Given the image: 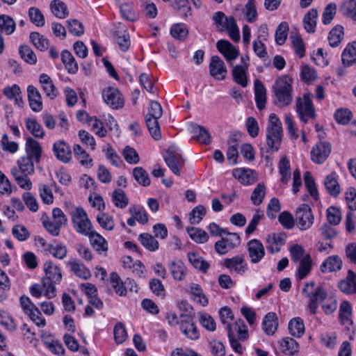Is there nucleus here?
Returning a JSON list of instances; mask_svg holds the SVG:
<instances>
[{"label":"nucleus","instance_id":"f257e3e1","mask_svg":"<svg viewBox=\"0 0 356 356\" xmlns=\"http://www.w3.org/2000/svg\"><path fill=\"white\" fill-rule=\"evenodd\" d=\"M314 282H306L302 289V293L306 298H309V309L312 314H316L318 307V301L325 300L322 305V308L326 314H332L337 308V302L332 298H327V291L322 286L315 288Z\"/></svg>","mask_w":356,"mask_h":356},{"label":"nucleus","instance_id":"f03ea898","mask_svg":"<svg viewBox=\"0 0 356 356\" xmlns=\"http://www.w3.org/2000/svg\"><path fill=\"white\" fill-rule=\"evenodd\" d=\"M44 270L45 276L42 279V283L45 289L44 296L51 299L56 296L55 284L60 282L62 274L60 268L51 261L44 263Z\"/></svg>","mask_w":356,"mask_h":356},{"label":"nucleus","instance_id":"7ed1b4c3","mask_svg":"<svg viewBox=\"0 0 356 356\" xmlns=\"http://www.w3.org/2000/svg\"><path fill=\"white\" fill-rule=\"evenodd\" d=\"M282 127L279 118L275 113L269 115V122L266 128V143L269 152H275L280 149L282 143Z\"/></svg>","mask_w":356,"mask_h":356},{"label":"nucleus","instance_id":"20e7f679","mask_svg":"<svg viewBox=\"0 0 356 356\" xmlns=\"http://www.w3.org/2000/svg\"><path fill=\"white\" fill-rule=\"evenodd\" d=\"M296 111L300 120L305 124L309 119L316 118V111L309 93H305L302 97L296 98Z\"/></svg>","mask_w":356,"mask_h":356},{"label":"nucleus","instance_id":"39448f33","mask_svg":"<svg viewBox=\"0 0 356 356\" xmlns=\"http://www.w3.org/2000/svg\"><path fill=\"white\" fill-rule=\"evenodd\" d=\"M73 227L75 231L84 236L93 227L86 211L81 207H76L74 211H70Z\"/></svg>","mask_w":356,"mask_h":356},{"label":"nucleus","instance_id":"423d86ee","mask_svg":"<svg viewBox=\"0 0 356 356\" xmlns=\"http://www.w3.org/2000/svg\"><path fill=\"white\" fill-rule=\"evenodd\" d=\"M67 223V218L64 212L58 207L52 210V218L43 220L42 224L46 230L52 236L60 234V229Z\"/></svg>","mask_w":356,"mask_h":356},{"label":"nucleus","instance_id":"0eeeda50","mask_svg":"<svg viewBox=\"0 0 356 356\" xmlns=\"http://www.w3.org/2000/svg\"><path fill=\"white\" fill-rule=\"evenodd\" d=\"M163 159L174 174L180 175L184 160L176 147H169L163 155Z\"/></svg>","mask_w":356,"mask_h":356},{"label":"nucleus","instance_id":"6e6552de","mask_svg":"<svg viewBox=\"0 0 356 356\" xmlns=\"http://www.w3.org/2000/svg\"><path fill=\"white\" fill-rule=\"evenodd\" d=\"M314 216L310 207L307 204H301L296 211V221L300 230L308 229L314 223Z\"/></svg>","mask_w":356,"mask_h":356},{"label":"nucleus","instance_id":"1a4fd4ad","mask_svg":"<svg viewBox=\"0 0 356 356\" xmlns=\"http://www.w3.org/2000/svg\"><path fill=\"white\" fill-rule=\"evenodd\" d=\"M154 235L148 233L140 234L138 236L141 245H159L156 238L164 239L168 236L166 226L162 223H156L153 226Z\"/></svg>","mask_w":356,"mask_h":356},{"label":"nucleus","instance_id":"9d476101","mask_svg":"<svg viewBox=\"0 0 356 356\" xmlns=\"http://www.w3.org/2000/svg\"><path fill=\"white\" fill-rule=\"evenodd\" d=\"M332 147L327 141H320L311 150V160L317 164L323 163L331 153Z\"/></svg>","mask_w":356,"mask_h":356},{"label":"nucleus","instance_id":"9b49d317","mask_svg":"<svg viewBox=\"0 0 356 356\" xmlns=\"http://www.w3.org/2000/svg\"><path fill=\"white\" fill-rule=\"evenodd\" d=\"M102 97L106 104L113 109H119L124 106L122 95L116 88L108 87L102 92Z\"/></svg>","mask_w":356,"mask_h":356},{"label":"nucleus","instance_id":"f8f14e48","mask_svg":"<svg viewBox=\"0 0 356 356\" xmlns=\"http://www.w3.org/2000/svg\"><path fill=\"white\" fill-rule=\"evenodd\" d=\"M181 332L189 339L196 340L200 337V333L193 322V318L189 314L180 315Z\"/></svg>","mask_w":356,"mask_h":356},{"label":"nucleus","instance_id":"ddd939ff","mask_svg":"<svg viewBox=\"0 0 356 356\" xmlns=\"http://www.w3.org/2000/svg\"><path fill=\"white\" fill-rule=\"evenodd\" d=\"M210 75L218 80H224L227 72L225 63L218 56H213L209 63Z\"/></svg>","mask_w":356,"mask_h":356},{"label":"nucleus","instance_id":"4468645a","mask_svg":"<svg viewBox=\"0 0 356 356\" xmlns=\"http://www.w3.org/2000/svg\"><path fill=\"white\" fill-rule=\"evenodd\" d=\"M216 48L228 61L235 60L239 55V51L229 41L220 40L216 43Z\"/></svg>","mask_w":356,"mask_h":356},{"label":"nucleus","instance_id":"2eb2a0df","mask_svg":"<svg viewBox=\"0 0 356 356\" xmlns=\"http://www.w3.org/2000/svg\"><path fill=\"white\" fill-rule=\"evenodd\" d=\"M53 151L58 160L63 163L70 161L72 151L70 146L64 140H58L54 143Z\"/></svg>","mask_w":356,"mask_h":356},{"label":"nucleus","instance_id":"dca6fc26","mask_svg":"<svg viewBox=\"0 0 356 356\" xmlns=\"http://www.w3.org/2000/svg\"><path fill=\"white\" fill-rule=\"evenodd\" d=\"M25 150L26 153V156L29 157L36 163L40 162L42 150L38 141L31 137L27 138Z\"/></svg>","mask_w":356,"mask_h":356},{"label":"nucleus","instance_id":"f3484780","mask_svg":"<svg viewBox=\"0 0 356 356\" xmlns=\"http://www.w3.org/2000/svg\"><path fill=\"white\" fill-rule=\"evenodd\" d=\"M338 287L343 293H356V273L352 270H348L346 279L339 282Z\"/></svg>","mask_w":356,"mask_h":356},{"label":"nucleus","instance_id":"a211bd4d","mask_svg":"<svg viewBox=\"0 0 356 356\" xmlns=\"http://www.w3.org/2000/svg\"><path fill=\"white\" fill-rule=\"evenodd\" d=\"M27 95L29 106L33 111L39 112L42 109L41 95L37 88L33 85L27 87Z\"/></svg>","mask_w":356,"mask_h":356},{"label":"nucleus","instance_id":"6ab92c4d","mask_svg":"<svg viewBox=\"0 0 356 356\" xmlns=\"http://www.w3.org/2000/svg\"><path fill=\"white\" fill-rule=\"evenodd\" d=\"M233 176L244 185H250L256 181L255 172L250 169L236 168L232 172Z\"/></svg>","mask_w":356,"mask_h":356},{"label":"nucleus","instance_id":"aec40b11","mask_svg":"<svg viewBox=\"0 0 356 356\" xmlns=\"http://www.w3.org/2000/svg\"><path fill=\"white\" fill-rule=\"evenodd\" d=\"M190 130L193 134V138L199 143L205 145L211 143V135L204 127L192 123L190 125Z\"/></svg>","mask_w":356,"mask_h":356},{"label":"nucleus","instance_id":"412c9836","mask_svg":"<svg viewBox=\"0 0 356 356\" xmlns=\"http://www.w3.org/2000/svg\"><path fill=\"white\" fill-rule=\"evenodd\" d=\"M254 99L257 108L263 110L266 106V90L261 81L257 79L254 81Z\"/></svg>","mask_w":356,"mask_h":356},{"label":"nucleus","instance_id":"4be33fe9","mask_svg":"<svg viewBox=\"0 0 356 356\" xmlns=\"http://www.w3.org/2000/svg\"><path fill=\"white\" fill-rule=\"evenodd\" d=\"M278 326V319L275 312L268 313L264 318L262 327L264 332L268 335L275 334Z\"/></svg>","mask_w":356,"mask_h":356},{"label":"nucleus","instance_id":"5701e85b","mask_svg":"<svg viewBox=\"0 0 356 356\" xmlns=\"http://www.w3.org/2000/svg\"><path fill=\"white\" fill-rule=\"evenodd\" d=\"M338 175L335 172L326 176L324 185L328 193L332 197H337L340 193V186L337 180Z\"/></svg>","mask_w":356,"mask_h":356},{"label":"nucleus","instance_id":"b1692460","mask_svg":"<svg viewBox=\"0 0 356 356\" xmlns=\"http://www.w3.org/2000/svg\"><path fill=\"white\" fill-rule=\"evenodd\" d=\"M342 266V261L337 255L328 257L321 264V270L323 273L339 270Z\"/></svg>","mask_w":356,"mask_h":356},{"label":"nucleus","instance_id":"393cba45","mask_svg":"<svg viewBox=\"0 0 356 356\" xmlns=\"http://www.w3.org/2000/svg\"><path fill=\"white\" fill-rule=\"evenodd\" d=\"M225 265L227 268L234 269L238 274H243L248 269L243 257H234L225 260Z\"/></svg>","mask_w":356,"mask_h":356},{"label":"nucleus","instance_id":"a878e982","mask_svg":"<svg viewBox=\"0 0 356 356\" xmlns=\"http://www.w3.org/2000/svg\"><path fill=\"white\" fill-rule=\"evenodd\" d=\"M61 60L68 73L74 74L78 72V64L70 51L63 50L61 52Z\"/></svg>","mask_w":356,"mask_h":356},{"label":"nucleus","instance_id":"bb28decb","mask_svg":"<svg viewBox=\"0 0 356 356\" xmlns=\"http://www.w3.org/2000/svg\"><path fill=\"white\" fill-rule=\"evenodd\" d=\"M289 333L294 337L300 338L305 333V324L300 317L290 320L288 325Z\"/></svg>","mask_w":356,"mask_h":356},{"label":"nucleus","instance_id":"cd10ccee","mask_svg":"<svg viewBox=\"0 0 356 356\" xmlns=\"http://www.w3.org/2000/svg\"><path fill=\"white\" fill-rule=\"evenodd\" d=\"M351 316L352 307L350 302L346 300L343 301L340 305L339 314V318L341 323L347 325H353Z\"/></svg>","mask_w":356,"mask_h":356},{"label":"nucleus","instance_id":"c85d7f7f","mask_svg":"<svg viewBox=\"0 0 356 356\" xmlns=\"http://www.w3.org/2000/svg\"><path fill=\"white\" fill-rule=\"evenodd\" d=\"M190 238L197 243H204L209 239L208 234L202 229L195 227H186Z\"/></svg>","mask_w":356,"mask_h":356},{"label":"nucleus","instance_id":"c756f323","mask_svg":"<svg viewBox=\"0 0 356 356\" xmlns=\"http://www.w3.org/2000/svg\"><path fill=\"white\" fill-rule=\"evenodd\" d=\"M318 17L317 10L312 8L304 16V28L308 33H314L316 26V19Z\"/></svg>","mask_w":356,"mask_h":356},{"label":"nucleus","instance_id":"7c9ffc66","mask_svg":"<svg viewBox=\"0 0 356 356\" xmlns=\"http://www.w3.org/2000/svg\"><path fill=\"white\" fill-rule=\"evenodd\" d=\"M341 60L345 67H349L356 62V43L346 47L341 54Z\"/></svg>","mask_w":356,"mask_h":356},{"label":"nucleus","instance_id":"2f4dec72","mask_svg":"<svg viewBox=\"0 0 356 356\" xmlns=\"http://www.w3.org/2000/svg\"><path fill=\"white\" fill-rule=\"evenodd\" d=\"M11 174L19 186L24 190H30L32 188V183L29 176L30 175L19 173L17 167L11 169Z\"/></svg>","mask_w":356,"mask_h":356},{"label":"nucleus","instance_id":"473e14b6","mask_svg":"<svg viewBox=\"0 0 356 356\" xmlns=\"http://www.w3.org/2000/svg\"><path fill=\"white\" fill-rule=\"evenodd\" d=\"M16 24L15 20L6 15H0V33L8 35H11L15 30Z\"/></svg>","mask_w":356,"mask_h":356},{"label":"nucleus","instance_id":"72a5a7b5","mask_svg":"<svg viewBox=\"0 0 356 356\" xmlns=\"http://www.w3.org/2000/svg\"><path fill=\"white\" fill-rule=\"evenodd\" d=\"M33 159L26 156H22L17 161L18 168L17 170L19 173L32 175L34 173V164Z\"/></svg>","mask_w":356,"mask_h":356},{"label":"nucleus","instance_id":"f704fd0d","mask_svg":"<svg viewBox=\"0 0 356 356\" xmlns=\"http://www.w3.org/2000/svg\"><path fill=\"white\" fill-rule=\"evenodd\" d=\"M29 38L32 44L38 50L44 51L49 48V40L38 32H31Z\"/></svg>","mask_w":356,"mask_h":356},{"label":"nucleus","instance_id":"c9c22d12","mask_svg":"<svg viewBox=\"0 0 356 356\" xmlns=\"http://www.w3.org/2000/svg\"><path fill=\"white\" fill-rule=\"evenodd\" d=\"M26 129L35 138H42L44 136V131L40 124L35 118H27L25 120Z\"/></svg>","mask_w":356,"mask_h":356},{"label":"nucleus","instance_id":"e433bc0d","mask_svg":"<svg viewBox=\"0 0 356 356\" xmlns=\"http://www.w3.org/2000/svg\"><path fill=\"white\" fill-rule=\"evenodd\" d=\"M292 83L293 80L290 76L287 75L281 76L275 80L273 86V91H292Z\"/></svg>","mask_w":356,"mask_h":356},{"label":"nucleus","instance_id":"4c0bfd02","mask_svg":"<svg viewBox=\"0 0 356 356\" xmlns=\"http://www.w3.org/2000/svg\"><path fill=\"white\" fill-rule=\"evenodd\" d=\"M159 119V118H155L153 117L145 115V122L147 127L149 130L150 135L156 140H159L161 138V133L158 122Z\"/></svg>","mask_w":356,"mask_h":356},{"label":"nucleus","instance_id":"58836bf2","mask_svg":"<svg viewBox=\"0 0 356 356\" xmlns=\"http://www.w3.org/2000/svg\"><path fill=\"white\" fill-rule=\"evenodd\" d=\"M169 269L175 280L181 281L184 279L186 270L184 264L181 261L171 262L169 264Z\"/></svg>","mask_w":356,"mask_h":356},{"label":"nucleus","instance_id":"ea45409f","mask_svg":"<svg viewBox=\"0 0 356 356\" xmlns=\"http://www.w3.org/2000/svg\"><path fill=\"white\" fill-rule=\"evenodd\" d=\"M312 268V259L309 254H306L300 261V265L297 270L298 279L305 278L310 273Z\"/></svg>","mask_w":356,"mask_h":356},{"label":"nucleus","instance_id":"a19ab883","mask_svg":"<svg viewBox=\"0 0 356 356\" xmlns=\"http://www.w3.org/2000/svg\"><path fill=\"white\" fill-rule=\"evenodd\" d=\"M281 350L283 353L293 355L299 350L298 343L291 337L284 338L280 343Z\"/></svg>","mask_w":356,"mask_h":356},{"label":"nucleus","instance_id":"79ce46f5","mask_svg":"<svg viewBox=\"0 0 356 356\" xmlns=\"http://www.w3.org/2000/svg\"><path fill=\"white\" fill-rule=\"evenodd\" d=\"M247 69L242 65H237L232 69V76L234 81L245 88L248 85Z\"/></svg>","mask_w":356,"mask_h":356},{"label":"nucleus","instance_id":"37998d69","mask_svg":"<svg viewBox=\"0 0 356 356\" xmlns=\"http://www.w3.org/2000/svg\"><path fill=\"white\" fill-rule=\"evenodd\" d=\"M110 283L113 288L115 289L117 294L120 296H124L127 294V287L124 283L122 281L120 277L115 272L110 274Z\"/></svg>","mask_w":356,"mask_h":356},{"label":"nucleus","instance_id":"c03bdc74","mask_svg":"<svg viewBox=\"0 0 356 356\" xmlns=\"http://www.w3.org/2000/svg\"><path fill=\"white\" fill-rule=\"evenodd\" d=\"M343 36V27L341 25H337L329 33L328 41L332 47H338L341 43Z\"/></svg>","mask_w":356,"mask_h":356},{"label":"nucleus","instance_id":"a18cd8bd","mask_svg":"<svg viewBox=\"0 0 356 356\" xmlns=\"http://www.w3.org/2000/svg\"><path fill=\"white\" fill-rule=\"evenodd\" d=\"M50 8L52 13L58 18L64 19L68 15L66 5L60 0H54L51 2Z\"/></svg>","mask_w":356,"mask_h":356},{"label":"nucleus","instance_id":"49530a36","mask_svg":"<svg viewBox=\"0 0 356 356\" xmlns=\"http://www.w3.org/2000/svg\"><path fill=\"white\" fill-rule=\"evenodd\" d=\"M170 35L175 39L184 40L188 35L187 26L183 23L173 24L170 30Z\"/></svg>","mask_w":356,"mask_h":356},{"label":"nucleus","instance_id":"de8ad7c7","mask_svg":"<svg viewBox=\"0 0 356 356\" xmlns=\"http://www.w3.org/2000/svg\"><path fill=\"white\" fill-rule=\"evenodd\" d=\"M275 104L280 107L287 106L292 102V91H273Z\"/></svg>","mask_w":356,"mask_h":356},{"label":"nucleus","instance_id":"09e8293b","mask_svg":"<svg viewBox=\"0 0 356 356\" xmlns=\"http://www.w3.org/2000/svg\"><path fill=\"white\" fill-rule=\"evenodd\" d=\"M278 168L281 175V182L282 184H287L291 179V171L289 161L286 156L280 159Z\"/></svg>","mask_w":356,"mask_h":356},{"label":"nucleus","instance_id":"8fccbe9b","mask_svg":"<svg viewBox=\"0 0 356 356\" xmlns=\"http://www.w3.org/2000/svg\"><path fill=\"white\" fill-rule=\"evenodd\" d=\"M31 22L38 27H42L45 24V19L41 10L36 7H31L28 12Z\"/></svg>","mask_w":356,"mask_h":356},{"label":"nucleus","instance_id":"3c124183","mask_svg":"<svg viewBox=\"0 0 356 356\" xmlns=\"http://www.w3.org/2000/svg\"><path fill=\"white\" fill-rule=\"evenodd\" d=\"M133 176L136 181L143 186L150 185V179L147 171L142 167H136L133 170Z\"/></svg>","mask_w":356,"mask_h":356},{"label":"nucleus","instance_id":"603ef678","mask_svg":"<svg viewBox=\"0 0 356 356\" xmlns=\"http://www.w3.org/2000/svg\"><path fill=\"white\" fill-rule=\"evenodd\" d=\"M19 53L21 58L27 63L34 65L37 62V57L31 48L26 45H21L19 48Z\"/></svg>","mask_w":356,"mask_h":356},{"label":"nucleus","instance_id":"864d4df0","mask_svg":"<svg viewBox=\"0 0 356 356\" xmlns=\"http://www.w3.org/2000/svg\"><path fill=\"white\" fill-rule=\"evenodd\" d=\"M71 270L79 277L83 280H88L90 277V270L82 264L77 261H72L70 264Z\"/></svg>","mask_w":356,"mask_h":356},{"label":"nucleus","instance_id":"5fc2aeb1","mask_svg":"<svg viewBox=\"0 0 356 356\" xmlns=\"http://www.w3.org/2000/svg\"><path fill=\"white\" fill-rule=\"evenodd\" d=\"M190 263L197 269H199L203 273H206L209 268V264L197 254L190 252L188 254Z\"/></svg>","mask_w":356,"mask_h":356},{"label":"nucleus","instance_id":"6e6d98bb","mask_svg":"<svg viewBox=\"0 0 356 356\" xmlns=\"http://www.w3.org/2000/svg\"><path fill=\"white\" fill-rule=\"evenodd\" d=\"M340 11L346 17L356 21V0H348L344 2Z\"/></svg>","mask_w":356,"mask_h":356},{"label":"nucleus","instance_id":"4d7b16f0","mask_svg":"<svg viewBox=\"0 0 356 356\" xmlns=\"http://www.w3.org/2000/svg\"><path fill=\"white\" fill-rule=\"evenodd\" d=\"M334 116L338 124L346 125L351 120L353 114L348 108H338L335 111Z\"/></svg>","mask_w":356,"mask_h":356},{"label":"nucleus","instance_id":"13d9d810","mask_svg":"<svg viewBox=\"0 0 356 356\" xmlns=\"http://www.w3.org/2000/svg\"><path fill=\"white\" fill-rule=\"evenodd\" d=\"M206 208L202 204L196 206L189 213V221L191 224H199L206 215Z\"/></svg>","mask_w":356,"mask_h":356},{"label":"nucleus","instance_id":"bf43d9fd","mask_svg":"<svg viewBox=\"0 0 356 356\" xmlns=\"http://www.w3.org/2000/svg\"><path fill=\"white\" fill-rule=\"evenodd\" d=\"M288 31L289 25L286 22L280 23L277 26L275 31V38L278 45H282L285 42L288 35Z\"/></svg>","mask_w":356,"mask_h":356},{"label":"nucleus","instance_id":"052dcab7","mask_svg":"<svg viewBox=\"0 0 356 356\" xmlns=\"http://www.w3.org/2000/svg\"><path fill=\"white\" fill-rule=\"evenodd\" d=\"M120 10L121 16L123 19L134 22L138 19V16L133 9V6L131 3H124L120 5Z\"/></svg>","mask_w":356,"mask_h":356},{"label":"nucleus","instance_id":"680f3d73","mask_svg":"<svg viewBox=\"0 0 356 356\" xmlns=\"http://www.w3.org/2000/svg\"><path fill=\"white\" fill-rule=\"evenodd\" d=\"M241 243V238L237 233H232L226 229V233L222 238L216 241L214 245H239Z\"/></svg>","mask_w":356,"mask_h":356},{"label":"nucleus","instance_id":"e2e57ef3","mask_svg":"<svg viewBox=\"0 0 356 356\" xmlns=\"http://www.w3.org/2000/svg\"><path fill=\"white\" fill-rule=\"evenodd\" d=\"M112 200L115 206L120 209L125 208L129 203V200L122 189H116L113 191Z\"/></svg>","mask_w":356,"mask_h":356},{"label":"nucleus","instance_id":"0e129e2a","mask_svg":"<svg viewBox=\"0 0 356 356\" xmlns=\"http://www.w3.org/2000/svg\"><path fill=\"white\" fill-rule=\"evenodd\" d=\"M212 19L214 22V24L220 31H225L228 27L229 17H226L223 12H216Z\"/></svg>","mask_w":356,"mask_h":356},{"label":"nucleus","instance_id":"69168bd1","mask_svg":"<svg viewBox=\"0 0 356 356\" xmlns=\"http://www.w3.org/2000/svg\"><path fill=\"white\" fill-rule=\"evenodd\" d=\"M189 292L194 296V300L202 306H206L208 304V299L203 293L200 286L197 284H193L190 286Z\"/></svg>","mask_w":356,"mask_h":356},{"label":"nucleus","instance_id":"338daca9","mask_svg":"<svg viewBox=\"0 0 356 356\" xmlns=\"http://www.w3.org/2000/svg\"><path fill=\"white\" fill-rule=\"evenodd\" d=\"M73 150L76 158L79 161L81 165H86L92 162L89 154L83 149L80 145L75 144Z\"/></svg>","mask_w":356,"mask_h":356},{"label":"nucleus","instance_id":"774afa93","mask_svg":"<svg viewBox=\"0 0 356 356\" xmlns=\"http://www.w3.org/2000/svg\"><path fill=\"white\" fill-rule=\"evenodd\" d=\"M345 200L350 211H356V188L348 187L345 193Z\"/></svg>","mask_w":356,"mask_h":356}]
</instances>
